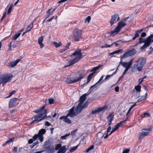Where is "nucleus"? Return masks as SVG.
<instances>
[{
	"label": "nucleus",
	"mask_w": 153,
	"mask_h": 153,
	"mask_svg": "<svg viewBox=\"0 0 153 153\" xmlns=\"http://www.w3.org/2000/svg\"><path fill=\"white\" fill-rule=\"evenodd\" d=\"M45 106L44 105L39 110H36L33 111L34 112L36 113H39L35 116L33 118H32V120L33 118L35 119L30 123V124L31 125L35 123H38L39 122L44 120L47 118V116L46 115L47 111L45 109Z\"/></svg>",
	"instance_id": "obj_1"
},
{
	"label": "nucleus",
	"mask_w": 153,
	"mask_h": 153,
	"mask_svg": "<svg viewBox=\"0 0 153 153\" xmlns=\"http://www.w3.org/2000/svg\"><path fill=\"white\" fill-rule=\"evenodd\" d=\"M146 63V59L140 57L136 61V63L133 65L131 70L132 72L138 71H140L143 70V68Z\"/></svg>",
	"instance_id": "obj_2"
},
{
	"label": "nucleus",
	"mask_w": 153,
	"mask_h": 153,
	"mask_svg": "<svg viewBox=\"0 0 153 153\" xmlns=\"http://www.w3.org/2000/svg\"><path fill=\"white\" fill-rule=\"evenodd\" d=\"M84 76L83 74H81L79 76L72 75L68 76L65 78V81L68 84L76 83L80 81Z\"/></svg>",
	"instance_id": "obj_3"
},
{
	"label": "nucleus",
	"mask_w": 153,
	"mask_h": 153,
	"mask_svg": "<svg viewBox=\"0 0 153 153\" xmlns=\"http://www.w3.org/2000/svg\"><path fill=\"white\" fill-rule=\"evenodd\" d=\"M139 39V41L133 45L134 46H136L142 43H144V45L140 48V49L143 50L145 48L148 47L149 45L151 42H153V39Z\"/></svg>",
	"instance_id": "obj_4"
},
{
	"label": "nucleus",
	"mask_w": 153,
	"mask_h": 153,
	"mask_svg": "<svg viewBox=\"0 0 153 153\" xmlns=\"http://www.w3.org/2000/svg\"><path fill=\"white\" fill-rule=\"evenodd\" d=\"M152 126L148 128H143L139 134V139H142L145 136L149 135V132L152 130Z\"/></svg>",
	"instance_id": "obj_5"
},
{
	"label": "nucleus",
	"mask_w": 153,
	"mask_h": 153,
	"mask_svg": "<svg viewBox=\"0 0 153 153\" xmlns=\"http://www.w3.org/2000/svg\"><path fill=\"white\" fill-rule=\"evenodd\" d=\"M44 148L46 150L51 153H52L53 151V146L50 144L49 141L47 140L45 142L43 145Z\"/></svg>",
	"instance_id": "obj_6"
},
{
	"label": "nucleus",
	"mask_w": 153,
	"mask_h": 153,
	"mask_svg": "<svg viewBox=\"0 0 153 153\" xmlns=\"http://www.w3.org/2000/svg\"><path fill=\"white\" fill-rule=\"evenodd\" d=\"M137 52L136 50L134 48H132L128 51L124 53L122 56L120 57V59L123 58H126L135 54Z\"/></svg>",
	"instance_id": "obj_7"
},
{
	"label": "nucleus",
	"mask_w": 153,
	"mask_h": 153,
	"mask_svg": "<svg viewBox=\"0 0 153 153\" xmlns=\"http://www.w3.org/2000/svg\"><path fill=\"white\" fill-rule=\"evenodd\" d=\"M88 105L87 102H85L83 105L78 104L77 107L75 109V111L76 114H79L82 111L84 108H87Z\"/></svg>",
	"instance_id": "obj_8"
},
{
	"label": "nucleus",
	"mask_w": 153,
	"mask_h": 153,
	"mask_svg": "<svg viewBox=\"0 0 153 153\" xmlns=\"http://www.w3.org/2000/svg\"><path fill=\"white\" fill-rule=\"evenodd\" d=\"M46 130L45 129H42L39 130L38 134H36L37 136V138H38L40 142L42 143L43 142L44 140V137L43 135L45 134Z\"/></svg>",
	"instance_id": "obj_9"
},
{
	"label": "nucleus",
	"mask_w": 153,
	"mask_h": 153,
	"mask_svg": "<svg viewBox=\"0 0 153 153\" xmlns=\"http://www.w3.org/2000/svg\"><path fill=\"white\" fill-rule=\"evenodd\" d=\"M120 17L118 14H116L111 16V19L110 21V23L111 25H112L116 23L120 20Z\"/></svg>",
	"instance_id": "obj_10"
},
{
	"label": "nucleus",
	"mask_w": 153,
	"mask_h": 153,
	"mask_svg": "<svg viewBox=\"0 0 153 153\" xmlns=\"http://www.w3.org/2000/svg\"><path fill=\"white\" fill-rule=\"evenodd\" d=\"M72 55L74 56H76L73 59L75 63L78 62L82 57L81 50L75 51Z\"/></svg>",
	"instance_id": "obj_11"
},
{
	"label": "nucleus",
	"mask_w": 153,
	"mask_h": 153,
	"mask_svg": "<svg viewBox=\"0 0 153 153\" xmlns=\"http://www.w3.org/2000/svg\"><path fill=\"white\" fill-rule=\"evenodd\" d=\"M126 25V23L122 20L118 23L117 26L116 27V30L118 31H120L121 29Z\"/></svg>",
	"instance_id": "obj_12"
},
{
	"label": "nucleus",
	"mask_w": 153,
	"mask_h": 153,
	"mask_svg": "<svg viewBox=\"0 0 153 153\" xmlns=\"http://www.w3.org/2000/svg\"><path fill=\"white\" fill-rule=\"evenodd\" d=\"M82 30L76 28L74 31L75 38H81L82 35Z\"/></svg>",
	"instance_id": "obj_13"
},
{
	"label": "nucleus",
	"mask_w": 153,
	"mask_h": 153,
	"mask_svg": "<svg viewBox=\"0 0 153 153\" xmlns=\"http://www.w3.org/2000/svg\"><path fill=\"white\" fill-rule=\"evenodd\" d=\"M18 99V98H13L10 100V102L9 103V108H11L14 107L15 104L16 103Z\"/></svg>",
	"instance_id": "obj_14"
},
{
	"label": "nucleus",
	"mask_w": 153,
	"mask_h": 153,
	"mask_svg": "<svg viewBox=\"0 0 153 153\" xmlns=\"http://www.w3.org/2000/svg\"><path fill=\"white\" fill-rule=\"evenodd\" d=\"M20 61V59H18L14 62H10L8 64L9 67L13 68L16 66L18 63Z\"/></svg>",
	"instance_id": "obj_15"
},
{
	"label": "nucleus",
	"mask_w": 153,
	"mask_h": 153,
	"mask_svg": "<svg viewBox=\"0 0 153 153\" xmlns=\"http://www.w3.org/2000/svg\"><path fill=\"white\" fill-rule=\"evenodd\" d=\"M106 108L104 107H99L97 108H96L95 110H93L92 112V114H95L101 111L104 112Z\"/></svg>",
	"instance_id": "obj_16"
},
{
	"label": "nucleus",
	"mask_w": 153,
	"mask_h": 153,
	"mask_svg": "<svg viewBox=\"0 0 153 153\" xmlns=\"http://www.w3.org/2000/svg\"><path fill=\"white\" fill-rule=\"evenodd\" d=\"M89 94H85L81 96L80 97L79 100V104L83 105V103L86 99V97Z\"/></svg>",
	"instance_id": "obj_17"
},
{
	"label": "nucleus",
	"mask_w": 153,
	"mask_h": 153,
	"mask_svg": "<svg viewBox=\"0 0 153 153\" xmlns=\"http://www.w3.org/2000/svg\"><path fill=\"white\" fill-rule=\"evenodd\" d=\"M74 107H73L70 110L69 112L67 114V116H70L71 117H73L76 115V113L74 111Z\"/></svg>",
	"instance_id": "obj_18"
},
{
	"label": "nucleus",
	"mask_w": 153,
	"mask_h": 153,
	"mask_svg": "<svg viewBox=\"0 0 153 153\" xmlns=\"http://www.w3.org/2000/svg\"><path fill=\"white\" fill-rule=\"evenodd\" d=\"M68 117L67 116V115L66 116H62L59 118V119L62 120L65 123L71 124V122L69 119L68 118Z\"/></svg>",
	"instance_id": "obj_19"
},
{
	"label": "nucleus",
	"mask_w": 153,
	"mask_h": 153,
	"mask_svg": "<svg viewBox=\"0 0 153 153\" xmlns=\"http://www.w3.org/2000/svg\"><path fill=\"white\" fill-rule=\"evenodd\" d=\"M4 77H6L5 78V83H6L7 82H9L10 80L11 79V78L13 77V75L12 74L11 75H5Z\"/></svg>",
	"instance_id": "obj_20"
},
{
	"label": "nucleus",
	"mask_w": 153,
	"mask_h": 153,
	"mask_svg": "<svg viewBox=\"0 0 153 153\" xmlns=\"http://www.w3.org/2000/svg\"><path fill=\"white\" fill-rule=\"evenodd\" d=\"M114 117V115L113 114V113H111L108 117L107 119L108 121L109 122L108 126H109L111 125L112 122L113 120Z\"/></svg>",
	"instance_id": "obj_21"
},
{
	"label": "nucleus",
	"mask_w": 153,
	"mask_h": 153,
	"mask_svg": "<svg viewBox=\"0 0 153 153\" xmlns=\"http://www.w3.org/2000/svg\"><path fill=\"white\" fill-rule=\"evenodd\" d=\"M37 136L36 135H34L33 137V139H30L28 141V143L31 144L33 143V141H36L37 139Z\"/></svg>",
	"instance_id": "obj_22"
},
{
	"label": "nucleus",
	"mask_w": 153,
	"mask_h": 153,
	"mask_svg": "<svg viewBox=\"0 0 153 153\" xmlns=\"http://www.w3.org/2000/svg\"><path fill=\"white\" fill-rule=\"evenodd\" d=\"M66 146H62L59 150L58 151V153H65L66 151Z\"/></svg>",
	"instance_id": "obj_23"
},
{
	"label": "nucleus",
	"mask_w": 153,
	"mask_h": 153,
	"mask_svg": "<svg viewBox=\"0 0 153 153\" xmlns=\"http://www.w3.org/2000/svg\"><path fill=\"white\" fill-rule=\"evenodd\" d=\"M122 59H121V61L120 62L118 67L120 66V64H121L124 67L126 68L128 67V63L127 62H123L122 61Z\"/></svg>",
	"instance_id": "obj_24"
},
{
	"label": "nucleus",
	"mask_w": 153,
	"mask_h": 153,
	"mask_svg": "<svg viewBox=\"0 0 153 153\" xmlns=\"http://www.w3.org/2000/svg\"><path fill=\"white\" fill-rule=\"evenodd\" d=\"M143 29H142L136 31L135 36L132 38H136L138 37L139 36V34L140 33L143 31Z\"/></svg>",
	"instance_id": "obj_25"
},
{
	"label": "nucleus",
	"mask_w": 153,
	"mask_h": 153,
	"mask_svg": "<svg viewBox=\"0 0 153 153\" xmlns=\"http://www.w3.org/2000/svg\"><path fill=\"white\" fill-rule=\"evenodd\" d=\"M23 30V29H22L21 30H19L17 33H16L14 36L13 38H18L21 34V32Z\"/></svg>",
	"instance_id": "obj_26"
},
{
	"label": "nucleus",
	"mask_w": 153,
	"mask_h": 153,
	"mask_svg": "<svg viewBox=\"0 0 153 153\" xmlns=\"http://www.w3.org/2000/svg\"><path fill=\"white\" fill-rule=\"evenodd\" d=\"M95 73V72L92 73L90 74L88 76V79H87V82L86 83V84L88 83L90 81L91 79L92 76Z\"/></svg>",
	"instance_id": "obj_27"
},
{
	"label": "nucleus",
	"mask_w": 153,
	"mask_h": 153,
	"mask_svg": "<svg viewBox=\"0 0 153 153\" xmlns=\"http://www.w3.org/2000/svg\"><path fill=\"white\" fill-rule=\"evenodd\" d=\"M141 87L139 85H138L134 87V89L137 92L139 93H140L141 92Z\"/></svg>",
	"instance_id": "obj_28"
},
{
	"label": "nucleus",
	"mask_w": 153,
	"mask_h": 153,
	"mask_svg": "<svg viewBox=\"0 0 153 153\" xmlns=\"http://www.w3.org/2000/svg\"><path fill=\"white\" fill-rule=\"evenodd\" d=\"M119 31H118L116 30V28L114 29V30L112 31L109 33L110 35L111 36H114L116 34L118 33Z\"/></svg>",
	"instance_id": "obj_29"
},
{
	"label": "nucleus",
	"mask_w": 153,
	"mask_h": 153,
	"mask_svg": "<svg viewBox=\"0 0 153 153\" xmlns=\"http://www.w3.org/2000/svg\"><path fill=\"white\" fill-rule=\"evenodd\" d=\"M128 117H127V118L126 119V120H123V121H121L120 123H119L117 124L116 125V126H117V128H119V127L121 126L123 123H125V122L128 120Z\"/></svg>",
	"instance_id": "obj_30"
},
{
	"label": "nucleus",
	"mask_w": 153,
	"mask_h": 153,
	"mask_svg": "<svg viewBox=\"0 0 153 153\" xmlns=\"http://www.w3.org/2000/svg\"><path fill=\"white\" fill-rule=\"evenodd\" d=\"M43 41V39H38V43L41 48H42L44 46V45L42 43Z\"/></svg>",
	"instance_id": "obj_31"
},
{
	"label": "nucleus",
	"mask_w": 153,
	"mask_h": 153,
	"mask_svg": "<svg viewBox=\"0 0 153 153\" xmlns=\"http://www.w3.org/2000/svg\"><path fill=\"white\" fill-rule=\"evenodd\" d=\"M4 75H3L2 76L0 77V85L2 83H5V78Z\"/></svg>",
	"instance_id": "obj_32"
},
{
	"label": "nucleus",
	"mask_w": 153,
	"mask_h": 153,
	"mask_svg": "<svg viewBox=\"0 0 153 153\" xmlns=\"http://www.w3.org/2000/svg\"><path fill=\"white\" fill-rule=\"evenodd\" d=\"M102 66H103L102 65H100L97 67L93 68H92V70L91 71H96L99 70L101 67Z\"/></svg>",
	"instance_id": "obj_33"
},
{
	"label": "nucleus",
	"mask_w": 153,
	"mask_h": 153,
	"mask_svg": "<svg viewBox=\"0 0 153 153\" xmlns=\"http://www.w3.org/2000/svg\"><path fill=\"white\" fill-rule=\"evenodd\" d=\"M13 40L12 41V44H14L15 45L18 44H19L18 43L20 42V40L19 39H13Z\"/></svg>",
	"instance_id": "obj_34"
},
{
	"label": "nucleus",
	"mask_w": 153,
	"mask_h": 153,
	"mask_svg": "<svg viewBox=\"0 0 153 153\" xmlns=\"http://www.w3.org/2000/svg\"><path fill=\"white\" fill-rule=\"evenodd\" d=\"M53 44L55 46L56 48H58L60 46L62 45V44L61 43V42H59V43H58L57 42H53Z\"/></svg>",
	"instance_id": "obj_35"
},
{
	"label": "nucleus",
	"mask_w": 153,
	"mask_h": 153,
	"mask_svg": "<svg viewBox=\"0 0 153 153\" xmlns=\"http://www.w3.org/2000/svg\"><path fill=\"white\" fill-rule=\"evenodd\" d=\"M14 138H10L9 140H8L6 142L3 144V146H4L6 144H7L8 143H10L13 141V140L14 139Z\"/></svg>",
	"instance_id": "obj_36"
},
{
	"label": "nucleus",
	"mask_w": 153,
	"mask_h": 153,
	"mask_svg": "<svg viewBox=\"0 0 153 153\" xmlns=\"http://www.w3.org/2000/svg\"><path fill=\"white\" fill-rule=\"evenodd\" d=\"M149 116H150V114L149 113L146 112L144 113L143 115H142L141 116L142 118H144Z\"/></svg>",
	"instance_id": "obj_37"
},
{
	"label": "nucleus",
	"mask_w": 153,
	"mask_h": 153,
	"mask_svg": "<svg viewBox=\"0 0 153 153\" xmlns=\"http://www.w3.org/2000/svg\"><path fill=\"white\" fill-rule=\"evenodd\" d=\"M70 135V133L66 134L64 136H62L61 139H62L65 140L67 139V137Z\"/></svg>",
	"instance_id": "obj_38"
},
{
	"label": "nucleus",
	"mask_w": 153,
	"mask_h": 153,
	"mask_svg": "<svg viewBox=\"0 0 153 153\" xmlns=\"http://www.w3.org/2000/svg\"><path fill=\"white\" fill-rule=\"evenodd\" d=\"M78 147V145H77L76 146H75V147H74L71 149L69 150L70 152H72L74 151L77 149Z\"/></svg>",
	"instance_id": "obj_39"
},
{
	"label": "nucleus",
	"mask_w": 153,
	"mask_h": 153,
	"mask_svg": "<svg viewBox=\"0 0 153 153\" xmlns=\"http://www.w3.org/2000/svg\"><path fill=\"white\" fill-rule=\"evenodd\" d=\"M75 63H76L75 62V61H74V60L73 59L71 60V61H70L69 62V64L68 65L65 66V67H66L68 66L71 65H73Z\"/></svg>",
	"instance_id": "obj_40"
},
{
	"label": "nucleus",
	"mask_w": 153,
	"mask_h": 153,
	"mask_svg": "<svg viewBox=\"0 0 153 153\" xmlns=\"http://www.w3.org/2000/svg\"><path fill=\"white\" fill-rule=\"evenodd\" d=\"M113 45V44H112L111 45H107V44H105V45H103L101 47L102 48H107L108 47H110L112 45Z\"/></svg>",
	"instance_id": "obj_41"
},
{
	"label": "nucleus",
	"mask_w": 153,
	"mask_h": 153,
	"mask_svg": "<svg viewBox=\"0 0 153 153\" xmlns=\"http://www.w3.org/2000/svg\"><path fill=\"white\" fill-rule=\"evenodd\" d=\"M62 145L61 144H58L56 145V147H55V149L56 150H59L62 147Z\"/></svg>",
	"instance_id": "obj_42"
},
{
	"label": "nucleus",
	"mask_w": 153,
	"mask_h": 153,
	"mask_svg": "<svg viewBox=\"0 0 153 153\" xmlns=\"http://www.w3.org/2000/svg\"><path fill=\"white\" fill-rule=\"evenodd\" d=\"M51 9H48L47 12V17H46V18L49 17V16H50V15L52 14L51 13Z\"/></svg>",
	"instance_id": "obj_43"
},
{
	"label": "nucleus",
	"mask_w": 153,
	"mask_h": 153,
	"mask_svg": "<svg viewBox=\"0 0 153 153\" xmlns=\"http://www.w3.org/2000/svg\"><path fill=\"white\" fill-rule=\"evenodd\" d=\"M121 41V40H120V41H117V42H114L113 44V45L115 44L116 46H117L120 45L121 44L120 42Z\"/></svg>",
	"instance_id": "obj_44"
},
{
	"label": "nucleus",
	"mask_w": 153,
	"mask_h": 153,
	"mask_svg": "<svg viewBox=\"0 0 153 153\" xmlns=\"http://www.w3.org/2000/svg\"><path fill=\"white\" fill-rule=\"evenodd\" d=\"M13 7V4H11L7 12V14H9L11 12Z\"/></svg>",
	"instance_id": "obj_45"
},
{
	"label": "nucleus",
	"mask_w": 153,
	"mask_h": 153,
	"mask_svg": "<svg viewBox=\"0 0 153 153\" xmlns=\"http://www.w3.org/2000/svg\"><path fill=\"white\" fill-rule=\"evenodd\" d=\"M130 67H126V69H125L124 71L123 72L122 75H124L126 74V72L128 71L129 70V68Z\"/></svg>",
	"instance_id": "obj_46"
},
{
	"label": "nucleus",
	"mask_w": 153,
	"mask_h": 153,
	"mask_svg": "<svg viewBox=\"0 0 153 153\" xmlns=\"http://www.w3.org/2000/svg\"><path fill=\"white\" fill-rule=\"evenodd\" d=\"M94 146L93 145H91L90 147H89L86 151V152H88L90 150L93 149L94 148Z\"/></svg>",
	"instance_id": "obj_47"
},
{
	"label": "nucleus",
	"mask_w": 153,
	"mask_h": 153,
	"mask_svg": "<svg viewBox=\"0 0 153 153\" xmlns=\"http://www.w3.org/2000/svg\"><path fill=\"white\" fill-rule=\"evenodd\" d=\"M96 85H96V83H95L94 85H93L91 86L90 87V89H89V91H89V93H90L91 91H92V88H93L94 87H95V86Z\"/></svg>",
	"instance_id": "obj_48"
},
{
	"label": "nucleus",
	"mask_w": 153,
	"mask_h": 153,
	"mask_svg": "<svg viewBox=\"0 0 153 153\" xmlns=\"http://www.w3.org/2000/svg\"><path fill=\"white\" fill-rule=\"evenodd\" d=\"M91 19V17L90 16H89L86 18L85 19V22L89 23L90 22Z\"/></svg>",
	"instance_id": "obj_49"
},
{
	"label": "nucleus",
	"mask_w": 153,
	"mask_h": 153,
	"mask_svg": "<svg viewBox=\"0 0 153 153\" xmlns=\"http://www.w3.org/2000/svg\"><path fill=\"white\" fill-rule=\"evenodd\" d=\"M54 102V100L53 99H50L49 100V102L50 104H52Z\"/></svg>",
	"instance_id": "obj_50"
},
{
	"label": "nucleus",
	"mask_w": 153,
	"mask_h": 153,
	"mask_svg": "<svg viewBox=\"0 0 153 153\" xmlns=\"http://www.w3.org/2000/svg\"><path fill=\"white\" fill-rule=\"evenodd\" d=\"M133 60V59H132L128 62H127L128 64V66L129 67H130L131 66Z\"/></svg>",
	"instance_id": "obj_51"
},
{
	"label": "nucleus",
	"mask_w": 153,
	"mask_h": 153,
	"mask_svg": "<svg viewBox=\"0 0 153 153\" xmlns=\"http://www.w3.org/2000/svg\"><path fill=\"white\" fill-rule=\"evenodd\" d=\"M32 29H31V28H27V29H26V31L25 32H24L23 34H22V36H23L24 34H25V33H27L29 31Z\"/></svg>",
	"instance_id": "obj_52"
},
{
	"label": "nucleus",
	"mask_w": 153,
	"mask_h": 153,
	"mask_svg": "<svg viewBox=\"0 0 153 153\" xmlns=\"http://www.w3.org/2000/svg\"><path fill=\"white\" fill-rule=\"evenodd\" d=\"M33 22H31L29 25L27 26V27L30 28L32 29L33 28Z\"/></svg>",
	"instance_id": "obj_53"
},
{
	"label": "nucleus",
	"mask_w": 153,
	"mask_h": 153,
	"mask_svg": "<svg viewBox=\"0 0 153 153\" xmlns=\"http://www.w3.org/2000/svg\"><path fill=\"white\" fill-rule=\"evenodd\" d=\"M112 76V75H107L106 76V77L104 80H108Z\"/></svg>",
	"instance_id": "obj_54"
},
{
	"label": "nucleus",
	"mask_w": 153,
	"mask_h": 153,
	"mask_svg": "<svg viewBox=\"0 0 153 153\" xmlns=\"http://www.w3.org/2000/svg\"><path fill=\"white\" fill-rule=\"evenodd\" d=\"M104 77V75L100 77V79L96 83V85H97L98 83H99L100 81H101L103 79Z\"/></svg>",
	"instance_id": "obj_55"
},
{
	"label": "nucleus",
	"mask_w": 153,
	"mask_h": 153,
	"mask_svg": "<svg viewBox=\"0 0 153 153\" xmlns=\"http://www.w3.org/2000/svg\"><path fill=\"white\" fill-rule=\"evenodd\" d=\"M118 129V128H117V127L116 126V127H115V128L113 129L111 131V133L114 132L117 130Z\"/></svg>",
	"instance_id": "obj_56"
},
{
	"label": "nucleus",
	"mask_w": 153,
	"mask_h": 153,
	"mask_svg": "<svg viewBox=\"0 0 153 153\" xmlns=\"http://www.w3.org/2000/svg\"><path fill=\"white\" fill-rule=\"evenodd\" d=\"M130 151L129 149H127L124 150L122 153H128Z\"/></svg>",
	"instance_id": "obj_57"
},
{
	"label": "nucleus",
	"mask_w": 153,
	"mask_h": 153,
	"mask_svg": "<svg viewBox=\"0 0 153 153\" xmlns=\"http://www.w3.org/2000/svg\"><path fill=\"white\" fill-rule=\"evenodd\" d=\"M70 44L71 42H68L67 43V44L66 45L65 48H66V49H69V46L70 45Z\"/></svg>",
	"instance_id": "obj_58"
},
{
	"label": "nucleus",
	"mask_w": 153,
	"mask_h": 153,
	"mask_svg": "<svg viewBox=\"0 0 153 153\" xmlns=\"http://www.w3.org/2000/svg\"><path fill=\"white\" fill-rule=\"evenodd\" d=\"M146 33L145 32H143L141 34V37L140 38H143L145 37L146 36Z\"/></svg>",
	"instance_id": "obj_59"
},
{
	"label": "nucleus",
	"mask_w": 153,
	"mask_h": 153,
	"mask_svg": "<svg viewBox=\"0 0 153 153\" xmlns=\"http://www.w3.org/2000/svg\"><path fill=\"white\" fill-rule=\"evenodd\" d=\"M45 125L47 126H49L51 125V124L48 121H46L45 123Z\"/></svg>",
	"instance_id": "obj_60"
},
{
	"label": "nucleus",
	"mask_w": 153,
	"mask_h": 153,
	"mask_svg": "<svg viewBox=\"0 0 153 153\" xmlns=\"http://www.w3.org/2000/svg\"><path fill=\"white\" fill-rule=\"evenodd\" d=\"M13 152L14 153H15L17 152V148L16 147H14L13 150Z\"/></svg>",
	"instance_id": "obj_61"
},
{
	"label": "nucleus",
	"mask_w": 153,
	"mask_h": 153,
	"mask_svg": "<svg viewBox=\"0 0 153 153\" xmlns=\"http://www.w3.org/2000/svg\"><path fill=\"white\" fill-rule=\"evenodd\" d=\"M143 81V79H142V78H140L139 80V83L138 85H140L141 84V83H142V82Z\"/></svg>",
	"instance_id": "obj_62"
},
{
	"label": "nucleus",
	"mask_w": 153,
	"mask_h": 153,
	"mask_svg": "<svg viewBox=\"0 0 153 153\" xmlns=\"http://www.w3.org/2000/svg\"><path fill=\"white\" fill-rule=\"evenodd\" d=\"M66 50H67L66 48H65L64 49H61L60 50V53H62L63 52L65 51Z\"/></svg>",
	"instance_id": "obj_63"
},
{
	"label": "nucleus",
	"mask_w": 153,
	"mask_h": 153,
	"mask_svg": "<svg viewBox=\"0 0 153 153\" xmlns=\"http://www.w3.org/2000/svg\"><path fill=\"white\" fill-rule=\"evenodd\" d=\"M111 127L110 126H109L107 128V132L108 133L111 130Z\"/></svg>",
	"instance_id": "obj_64"
}]
</instances>
